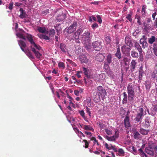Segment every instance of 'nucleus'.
<instances>
[{"label": "nucleus", "mask_w": 157, "mask_h": 157, "mask_svg": "<svg viewBox=\"0 0 157 157\" xmlns=\"http://www.w3.org/2000/svg\"><path fill=\"white\" fill-rule=\"evenodd\" d=\"M26 36L31 44V48L32 52L37 58H40L42 55L39 52V51L41 49V47L39 45L35 43L33 40L31 35L27 34Z\"/></svg>", "instance_id": "1"}, {"label": "nucleus", "mask_w": 157, "mask_h": 157, "mask_svg": "<svg viewBox=\"0 0 157 157\" xmlns=\"http://www.w3.org/2000/svg\"><path fill=\"white\" fill-rule=\"evenodd\" d=\"M90 35L89 32L86 31L82 34V43L85 48L88 50L91 49V47Z\"/></svg>", "instance_id": "2"}, {"label": "nucleus", "mask_w": 157, "mask_h": 157, "mask_svg": "<svg viewBox=\"0 0 157 157\" xmlns=\"http://www.w3.org/2000/svg\"><path fill=\"white\" fill-rule=\"evenodd\" d=\"M128 99L129 101H132L134 99V97L135 94L134 87L133 85H128L127 87Z\"/></svg>", "instance_id": "3"}, {"label": "nucleus", "mask_w": 157, "mask_h": 157, "mask_svg": "<svg viewBox=\"0 0 157 157\" xmlns=\"http://www.w3.org/2000/svg\"><path fill=\"white\" fill-rule=\"evenodd\" d=\"M144 109L142 108L139 109L137 114L135 115V120L137 122L140 121L144 116Z\"/></svg>", "instance_id": "4"}, {"label": "nucleus", "mask_w": 157, "mask_h": 157, "mask_svg": "<svg viewBox=\"0 0 157 157\" xmlns=\"http://www.w3.org/2000/svg\"><path fill=\"white\" fill-rule=\"evenodd\" d=\"M101 96V98L103 99L104 97L106 95V92L105 89L102 86H99L97 87V91L96 92Z\"/></svg>", "instance_id": "5"}, {"label": "nucleus", "mask_w": 157, "mask_h": 157, "mask_svg": "<svg viewBox=\"0 0 157 157\" xmlns=\"http://www.w3.org/2000/svg\"><path fill=\"white\" fill-rule=\"evenodd\" d=\"M77 27L76 22H74L70 27L66 28L67 32L69 34H71L75 30Z\"/></svg>", "instance_id": "6"}, {"label": "nucleus", "mask_w": 157, "mask_h": 157, "mask_svg": "<svg viewBox=\"0 0 157 157\" xmlns=\"http://www.w3.org/2000/svg\"><path fill=\"white\" fill-rule=\"evenodd\" d=\"M119 132L118 131H115V135L112 136H105V138L109 141H115L117 138L118 137Z\"/></svg>", "instance_id": "7"}, {"label": "nucleus", "mask_w": 157, "mask_h": 157, "mask_svg": "<svg viewBox=\"0 0 157 157\" xmlns=\"http://www.w3.org/2000/svg\"><path fill=\"white\" fill-rule=\"evenodd\" d=\"M130 47L123 45L121 48V50L123 53L125 54L126 56H128L129 54V52L130 50Z\"/></svg>", "instance_id": "8"}, {"label": "nucleus", "mask_w": 157, "mask_h": 157, "mask_svg": "<svg viewBox=\"0 0 157 157\" xmlns=\"http://www.w3.org/2000/svg\"><path fill=\"white\" fill-rule=\"evenodd\" d=\"M92 45L94 49L96 51H99L101 48V43L99 41H97L93 42Z\"/></svg>", "instance_id": "9"}, {"label": "nucleus", "mask_w": 157, "mask_h": 157, "mask_svg": "<svg viewBox=\"0 0 157 157\" xmlns=\"http://www.w3.org/2000/svg\"><path fill=\"white\" fill-rule=\"evenodd\" d=\"M25 32L22 30L20 29L19 30V32L17 33L16 34L17 36V37L24 39L25 40Z\"/></svg>", "instance_id": "10"}, {"label": "nucleus", "mask_w": 157, "mask_h": 157, "mask_svg": "<svg viewBox=\"0 0 157 157\" xmlns=\"http://www.w3.org/2000/svg\"><path fill=\"white\" fill-rule=\"evenodd\" d=\"M105 57L101 53L97 54L95 57V59L99 62H102L104 59Z\"/></svg>", "instance_id": "11"}, {"label": "nucleus", "mask_w": 157, "mask_h": 157, "mask_svg": "<svg viewBox=\"0 0 157 157\" xmlns=\"http://www.w3.org/2000/svg\"><path fill=\"white\" fill-rule=\"evenodd\" d=\"M79 59L82 63H86L88 62L89 59L85 55H82L79 57Z\"/></svg>", "instance_id": "12"}, {"label": "nucleus", "mask_w": 157, "mask_h": 157, "mask_svg": "<svg viewBox=\"0 0 157 157\" xmlns=\"http://www.w3.org/2000/svg\"><path fill=\"white\" fill-rule=\"evenodd\" d=\"M133 137L135 139H140L142 136L139 132L135 130L133 132Z\"/></svg>", "instance_id": "13"}, {"label": "nucleus", "mask_w": 157, "mask_h": 157, "mask_svg": "<svg viewBox=\"0 0 157 157\" xmlns=\"http://www.w3.org/2000/svg\"><path fill=\"white\" fill-rule=\"evenodd\" d=\"M124 123L125 127L126 128H128L130 126L129 121V118L128 117L126 116L124 119Z\"/></svg>", "instance_id": "14"}, {"label": "nucleus", "mask_w": 157, "mask_h": 157, "mask_svg": "<svg viewBox=\"0 0 157 157\" xmlns=\"http://www.w3.org/2000/svg\"><path fill=\"white\" fill-rule=\"evenodd\" d=\"M18 42L19 45L20 46L21 50L22 51L25 52L24 49L25 48L26 46L25 43L23 41L21 40L18 41Z\"/></svg>", "instance_id": "15"}, {"label": "nucleus", "mask_w": 157, "mask_h": 157, "mask_svg": "<svg viewBox=\"0 0 157 157\" xmlns=\"http://www.w3.org/2000/svg\"><path fill=\"white\" fill-rule=\"evenodd\" d=\"M93 94L94 96L93 100L95 102L97 103L99 102L101 98V96L95 92H94Z\"/></svg>", "instance_id": "16"}, {"label": "nucleus", "mask_w": 157, "mask_h": 157, "mask_svg": "<svg viewBox=\"0 0 157 157\" xmlns=\"http://www.w3.org/2000/svg\"><path fill=\"white\" fill-rule=\"evenodd\" d=\"M143 66H141L139 70V78L140 80H141L143 77L144 72L143 70Z\"/></svg>", "instance_id": "17"}, {"label": "nucleus", "mask_w": 157, "mask_h": 157, "mask_svg": "<svg viewBox=\"0 0 157 157\" xmlns=\"http://www.w3.org/2000/svg\"><path fill=\"white\" fill-rule=\"evenodd\" d=\"M140 43L142 45V47L144 48L148 46V44L145 39L141 38L140 40Z\"/></svg>", "instance_id": "18"}, {"label": "nucleus", "mask_w": 157, "mask_h": 157, "mask_svg": "<svg viewBox=\"0 0 157 157\" xmlns=\"http://www.w3.org/2000/svg\"><path fill=\"white\" fill-rule=\"evenodd\" d=\"M37 29L40 33L45 34L48 33V31L44 27H38Z\"/></svg>", "instance_id": "19"}, {"label": "nucleus", "mask_w": 157, "mask_h": 157, "mask_svg": "<svg viewBox=\"0 0 157 157\" xmlns=\"http://www.w3.org/2000/svg\"><path fill=\"white\" fill-rule=\"evenodd\" d=\"M20 11L21 13L19 16L21 18H23L25 17H26V14L25 11L23 10V9L20 8Z\"/></svg>", "instance_id": "20"}, {"label": "nucleus", "mask_w": 157, "mask_h": 157, "mask_svg": "<svg viewBox=\"0 0 157 157\" xmlns=\"http://www.w3.org/2000/svg\"><path fill=\"white\" fill-rule=\"evenodd\" d=\"M104 68L106 71H105L108 75L110 74L111 71H110L109 66L108 64L106 63L104 64Z\"/></svg>", "instance_id": "21"}, {"label": "nucleus", "mask_w": 157, "mask_h": 157, "mask_svg": "<svg viewBox=\"0 0 157 157\" xmlns=\"http://www.w3.org/2000/svg\"><path fill=\"white\" fill-rule=\"evenodd\" d=\"M83 129L85 130H90L92 131H94L93 128L90 125H85L83 126Z\"/></svg>", "instance_id": "22"}, {"label": "nucleus", "mask_w": 157, "mask_h": 157, "mask_svg": "<svg viewBox=\"0 0 157 157\" xmlns=\"http://www.w3.org/2000/svg\"><path fill=\"white\" fill-rule=\"evenodd\" d=\"M134 46L137 49L140 53V54L142 52V49L139 44L137 42L135 43Z\"/></svg>", "instance_id": "23"}, {"label": "nucleus", "mask_w": 157, "mask_h": 157, "mask_svg": "<svg viewBox=\"0 0 157 157\" xmlns=\"http://www.w3.org/2000/svg\"><path fill=\"white\" fill-rule=\"evenodd\" d=\"M37 35L41 39H44L46 40H48L49 39V37L44 34H37Z\"/></svg>", "instance_id": "24"}, {"label": "nucleus", "mask_w": 157, "mask_h": 157, "mask_svg": "<svg viewBox=\"0 0 157 157\" xmlns=\"http://www.w3.org/2000/svg\"><path fill=\"white\" fill-rule=\"evenodd\" d=\"M151 110L150 113L152 115H154L157 112V106H154L151 109Z\"/></svg>", "instance_id": "25"}, {"label": "nucleus", "mask_w": 157, "mask_h": 157, "mask_svg": "<svg viewBox=\"0 0 157 157\" xmlns=\"http://www.w3.org/2000/svg\"><path fill=\"white\" fill-rule=\"evenodd\" d=\"M131 55L132 57L135 58H137L139 56L138 53L133 50L131 52Z\"/></svg>", "instance_id": "26"}, {"label": "nucleus", "mask_w": 157, "mask_h": 157, "mask_svg": "<svg viewBox=\"0 0 157 157\" xmlns=\"http://www.w3.org/2000/svg\"><path fill=\"white\" fill-rule=\"evenodd\" d=\"M125 41L126 44L127 45V46L130 47L131 44V42L130 39L129 37L126 36L125 38Z\"/></svg>", "instance_id": "27"}, {"label": "nucleus", "mask_w": 157, "mask_h": 157, "mask_svg": "<svg viewBox=\"0 0 157 157\" xmlns=\"http://www.w3.org/2000/svg\"><path fill=\"white\" fill-rule=\"evenodd\" d=\"M117 152H118V155L120 156H124L125 153L124 151L122 148H119Z\"/></svg>", "instance_id": "28"}, {"label": "nucleus", "mask_w": 157, "mask_h": 157, "mask_svg": "<svg viewBox=\"0 0 157 157\" xmlns=\"http://www.w3.org/2000/svg\"><path fill=\"white\" fill-rule=\"evenodd\" d=\"M156 40V38L155 36H152L148 40V42L149 43L152 44Z\"/></svg>", "instance_id": "29"}, {"label": "nucleus", "mask_w": 157, "mask_h": 157, "mask_svg": "<svg viewBox=\"0 0 157 157\" xmlns=\"http://www.w3.org/2000/svg\"><path fill=\"white\" fill-rule=\"evenodd\" d=\"M148 130L144 129L143 128H141L140 132L143 135H146L147 134Z\"/></svg>", "instance_id": "30"}, {"label": "nucleus", "mask_w": 157, "mask_h": 157, "mask_svg": "<svg viewBox=\"0 0 157 157\" xmlns=\"http://www.w3.org/2000/svg\"><path fill=\"white\" fill-rule=\"evenodd\" d=\"M136 63L134 60H132L131 62V67L132 69L134 70L135 68Z\"/></svg>", "instance_id": "31"}, {"label": "nucleus", "mask_w": 157, "mask_h": 157, "mask_svg": "<svg viewBox=\"0 0 157 157\" xmlns=\"http://www.w3.org/2000/svg\"><path fill=\"white\" fill-rule=\"evenodd\" d=\"M60 48L62 51L63 52H66L67 50L66 48V45L63 44H61L60 45Z\"/></svg>", "instance_id": "32"}, {"label": "nucleus", "mask_w": 157, "mask_h": 157, "mask_svg": "<svg viewBox=\"0 0 157 157\" xmlns=\"http://www.w3.org/2000/svg\"><path fill=\"white\" fill-rule=\"evenodd\" d=\"M145 85L147 90L149 91L151 88V82L149 81H147L145 83Z\"/></svg>", "instance_id": "33"}, {"label": "nucleus", "mask_w": 157, "mask_h": 157, "mask_svg": "<svg viewBox=\"0 0 157 157\" xmlns=\"http://www.w3.org/2000/svg\"><path fill=\"white\" fill-rule=\"evenodd\" d=\"M116 56L118 59H120L121 58V55L120 50L119 48L117 49V52L115 54Z\"/></svg>", "instance_id": "34"}, {"label": "nucleus", "mask_w": 157, "mask_h": 157, "mask_svg": "<svg viewBox=\"0 0 157 157\" xmlns=\"http://www.w3.org/2000/svg\"><path fill=\"white\" fill-rule=\"evenodd\" d=\"M73 38L76 40V41L77 42H79L78 39L79 38V35L77 34L75 32L73 36Z\"/></svg>", "instance_id": "35"}, {"label": "nucleus", "mask_w": 157, "mask_h": 157, "mask_svg": "<svg viewBox=\"0 0 157 157\" xmlns=\"http://www.w3.org/2000/svg\"><path fill=\"white\" fill-rule=\"evenodd\" d=\"M146 151V153L150 155H153L154 154V152L153 151L150 149H147Z\"/></svg>", "instance_id": "36"}, {"label": "nucleus", "mask_w": 157, "mask_h": 157, "mask_svg": "<svg viewBox=\"0 0 157 157\" xmlns=\"http://www.w3.org/2000/svg\"><path fill=\"white\" fill-rule=\"evenodd\" d=\"M83 71L84 72V73L85 75L87 77H88V72L89 71L87 69V68L85 67H83Z\"/></svg>", "instance_id": "37"}, {"label": "nucleus", "mask_w": 157, "mask_h": 157, "mask_svg": "<svg viewBox=\"0 0 157 157\" xmlns=\"http://www.w3.org/2000/svg\"><path fill=\"white\" fill-rule=\"evenodd\" d=\"M140 155L142 157H147L146 155L143 151L142 149L140 148L139 150Z\"/></svg>", "instance_id": "38"}, {"label": "nucleus", "mask_w": 157, "mask_h": 157, "mask_svg": "<svg viewBox=\"0 0 157 157\" xmlns=\"http://www.w3.org/2000/svg\"><path fill=\"white\" fill-rule=\"evenodd\" d=\"M58 66L59 68H62L63 69H64L65 68V65L64 63L62 62L59 63Z\"/></svg>", "instance_id": "39"}, {"label": "nucleus", "mask_w": 157, "mask_h": 157, "mask_svg": "<svg viewBox=\"0 0 157 157\" xmlns=\"http://www.w3.org/2000/svg\"><path fill=\"white\" fill-rule=\"evenodd\" d=\"M91 140H92V141H93V143H94V145H93V146L96 143L98 145H99V143H98L97 140H96V138L94 137H92L91 138Z\"/></svg>", "instance_id": "40"}, {"label": "nucleus", "mask_w": 157, "mask_h": 157, "mask_svg": "<svg viewBox=\"0 0 157 157\" xmlns=\"http://www.w3.org/2000/svg\"><path fill=\"white\" fill-rule=\"evenodd\" d=\"M111 54H109L107 58V60L108 63H110L111 62Z\"/></svg>", "instance_id": "41"}, {"label": "nucleus", "mask_w": 157, "mask_h": 157, "mask_svg": "<svg viewBox=\"0 0 157 157\" xmlns=\"http://www.w3.org/2000/svg\"><path fill=\"white\" fill-rule=\"evenodd\" d=\"M55 33V31L54 29H50L49 31V34L51 36H53Z\"/></svg>", "instance_id": "42"}, {"label": "nucleus", "mask_w": 157, "mask_h": 157, "mask_svg": "<svg viewBox=\"0 0 157 157\" xmlns=\"http://www.w3.org/2000/svg\"><path fill=\"white\" fill-rule=\"evenodd\" d=\"M99 79L100 80H103L105 79V74L104 73H101L99 75Z\"/></svg>", "instance_id": "43"}, {"label": "nucleus", "mask_w": 157, "mask_h": 157, "mask_svg": "<svg viewBox=\"0 0 157 157\" xmlns=\"http://www.w3.org/2000/svg\"><path fill=\"white\" fill-rule=\"evenodd\" d=\"M86 103L87 104L88 107L91 106V103L90 99H87L86 100Z\"/></svg>", "instance_id": "44"}, {"label": "nucleus", "mask_w": 157, "mask_h": 157, "mask_svg": "<svg viewBox=\"0 0 157 157\" xmlns=\"http://www.w3.org/2000/svg\"><path fill=\"white\" fill-rule=\"evenodd\" d=\"M86 111L89 115L90 117H91V111L90 109L88 108V107L86 106Z\"/></svg>", "instance_id": "45"}, {"label": "nucleus", "mask_w": 157, "mask_h": 157, "mask_svg": "<svg viewBox=\"0 0 157 157\" xmlns=\"http://www.w3.org/2000/svg\"><path fill=\"white\" fill-rule=\"evenodd\" d=\"M60 17H61V18H59V17H58L57 18V21H63L65 18V16L63 15H61Z\"/></svg>", "instance_id": "46"}, {"label": "nucleus", "mask_w": 157, "mask_h": 157, "mask_svg": "<svg viewBox=\"0 0 157 157\" xmlns=\"http://www.w3.org/2000/svg\"><path fill=\"white\" fill-rule=\"evenodd\" d=\"M26 55L30 59H33L34 58V57L32 53L29 52L27 53Z\"/></svg>", "instance_id": "47"}, {"label": "nucleus", "mask_w": 157, "mask_h": 157, "mask_svg": "<svg viewBox=\"0 0 157 157\" xmlns=\"http://www.w3.org/2000/svg\"><path fill=\"white\" fill-rule=\"evenodd\" d=\"M131 151L134 155H136V149L133 146L131 148Z\"/></svg>", "instance_id": "48"}, {"label": "nucleus", "mask_w": 157, "mask_h": 157, "mask_svg": "<svg viewBox=\"0 0 157 157\" xmlns=\"http://www.w3.org/2000/svg\"><path fill=\"white\" fill-rule=\"evenodd\" d=\"M126 18H127V19L129 21H130V22L132 21V14H127L126 17Z\"/></svg>", "instance_id": "49"}, {"label": "nucleus", "mask_w": 157, "mask_h": 157, "mask_svg": "<svg viewBox=\"0 0 157 157\" xmlns=\"http://www.w3.org/2000/svg\"><path fill=\"white\" fill-rule=\"evenodd\" d=\"M78 112L80 113V115L85 120V113L83 110H82L81 111H79Z\"/></svg>", "instance_id": "50"}, {"label": "nucleus", "mask_w": 157, "mask_h": 157, "mask_svg": "<svg viewBox=\"0 0 157 157\" xmlns=\"http://www.w3.org/2000/svg\"><path fill=\"white\" fill-rule=\"evenodd\" d=\"M157 74V71H153L151 74V76L152 78H155L156 77V75Z\"/></svg>", "instance_id": "51"}, {"label": "nucleus", "mask_w": 157, "mask_h": 157, "mask_svg": "<svg viewBox=\"0 0 157 157\" xmlns=\"http://www.w3.org/2000/svg\"><path fill=\"white\" fill-rule=\"evenodd\" d=\"M98 124L101 128H103L105 127V125L102 122H99Z\"/></svg>", "instance_id": "52"}, {"label": "nucleus", "mask_w": 157, "mask_h": 157, "mask_svg": "<svg viewBox=\"0 0 157 157\" xmlns=\"http://www.w3.org/2000/svg\"><path fill=\"white\" fill-rule=\"evenodd\" d=\"M13 2H11L10 3L8 7L9 9L12 10L13 9Z\"/></svg>", "instance_id": "53"}, {"label": "nucleus", "mask_w": 157, "mask_h": 157, "mask_svg": "<svg viewBox=\"0 0 157 157\" xmlns=\"http://www.w3.org/2000/svg\"><path fill=\"white\" fill-rule=\"evenodd\" d=\"M96 17L98 20V22L99 23H101L102 22V20H101V17H100V16L99 15H97Z\"/></svg>", "instance_id": "54"}, {"label": "nucleus", "mask_w": 157, "mask_h": 157, "mask_svg": "<svg viewBox=\"0 0 157 157\" xmlns=\"http://www.w3.org/2000/svg\"><path fill=\"white\" fill-rule=\"evenodd\" d=\"M98 25L96 23H94L92 25V28L94 29L98 27Z\"/></svg>", "instance_id": "55"}, {"label": "nucleus", "mask_w": 157, "mask_h": 157, "mask_svg": "<svg viewBox=\"0 0 157 157\" xmlns=\"http://www.w3.org/2000/svg\"><path fill=\"white\" fill-rule=\"evenodd\" d=\"M110 147H111V149H113L114 152H116L117 151V148L115 147V146L112 145L111 144H110Z\"/></svg>", "instance_id": "56"}, {"label": "nucleus", "mask_w": 157, "mask_h": 157, "mask_svg": "<svg viewBox=\"0 0 157 157\" xmlns=\"http://www.w3.org/2000/svg\"><path fill=\"white\" fill-rule=\"evenodd\" d=\"M84 133L86 135H88L90 137H91L92 136V134L90 132H87V131H85L84 132Z\"/></svg>", "instance_id": "57"}, {"label": "nucleus", "mask_w": 157, "mask_h": 157, "mask_svg": "<svg viewBox=\"0 0 157 157\" xmlns=\"http://www.w3.org/2000/svg\"><path fill=\"white\" fill-rule=\"evenodd\" d=\"M105 132L108 135H110L112 133L108 129H105Z\"/></svg>", "instance_id": "58"}, {"label": "nucleus", "mask_w": 157, "mask_h": 157, "mask_svg": "<svg viewBox=\"0 0 157 157\" xmlns=\"http://www.w3.org/2000/svg\"><path fill=\"white\" fill-rule=\"evenodd\" d=\"M82 29H80L78 30L76 32V33H77V34H78V35H79L80 33H82Z\"/></svg>", "instance_id": "59"}, {"label": "nucleus", "mask_w": 157, "mask_h": 157, "mask_svg": "<svg viewBox=\"0 0 157 157\" xmlns=\"http://www.w3.org/2000/svg\"><path fill=\"white\" fill-rule=\"evenodd\" d=\"M105 147L108 149L109 150H110L111 149V147H110V145H109L108 144L106 143L105 144Z\"/></svg>", "instance_id": "60"}, {"label": "nucleus", "mask_w": 157, "mask_h": 157, "mask_svg": "<svg viewBox=\"0 0 157 157\" xmlns=\"http://www.w3.org/2000/svg\"><path fill=\"white\" fill-rule=\"evenodd\" d=\"M105 40L106 41V43L107 44H109L110 41V39L109 37H106Z\"/></svg>", "instance_id": "61"}, {"label": "nucleus", "mask_w": 157, "mask_h": 157, "mask_svg": "<svg viewBox=\"0 0 157 157\" xmlns=\"http://www.w3.org/2000/svg\"><path fill=\"white\" fill-rule=\"evenodd\" d=\"M22 4L19 2H15V5L17 6H20Z\"/></svg>", "instance_id": "62"}, {"label": "nucleus", "mask_w": 157, "mask_h": 157, "mask_svg": "<svg viewBox=\"0 0 157 157\" xmlns=\"http://www.w3.org/2000/svg\"><path fill=\"white\" fill-rule=\"evenodd\" d=\"M154 95H155L157 98V89L154 90H153Z\"/></svg>", "instance_id": "63"}, {"label": "nucleus", "mask_w": 157, "mask_h": 157, "mask_svg": "<svg viewBox=\"0 0 157 157\" xmlns=\"http://www.w3.org/2000/svg\"><path fill=\"white\" fill-rule=\"evenodd\" d=\"M154 52L155 55L157 56V49L156 48H154Z\"/></svg>", "instance_id": "64"}]
</instances>
